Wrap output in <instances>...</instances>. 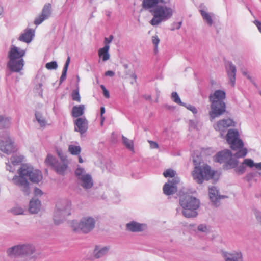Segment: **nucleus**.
<instances>
[{"instance_id": "cd10ccee", "label": "nucleus", "mask_w": 261, "mask_h": 261, "mask_svg": "<svg viewBox=\"0 0 261 261\" xmlns=\"http://www.w3.org/2000/svg\"><path fill=\"white\" fill-rule=\"evenodd\" d=\"M84 111L85 106L84 105L74 106L72 110V116L76 118L79 117L84 113Z\"/></svg>"}, {"instance_id": "ea45409f", "label": "nucleus", "mask_w": 261, "mask_h": 261, "mask_svg": "<svg viewBox=\"0 0 261 261\" xmlns=\"http://www.w3.org/2000/svg\"><path fill=\"white\" fill-rule=\"evenodd\" d=\"M45 67L48 70H56L58 68V64L56 61L48 62L45 64Z\"/></svg>"}, {"instance_id": "4468645a", "label": "nucleus", "mask_w": 261, "mask_h": 261, "mask_svg": "<svg viewBox=\"0 0 261 261\" xmlns=\"http://www.w3.org/2000/svg\"><path fill=\"white\" fill-rule=\"evenodd\" d=\"M235 122L231 119H223L217 121L214 124V128L220 132L221 136L223 137L224 133L226 132L228 127L234 126Z\"/></svg>"}, {"instance_id": "79ce46f5", "label": "nucleus", "mask_w": 261, "mask_h": 261, "mask_svg": "<svg viewBox=\"0 0 261 261\" xmlns=\"http://www.w3.org/2000/svg\"><path fill=\"white\" fill-rule=\"evenodd\" d=\"M72 97L73 100L77 102L81 101V97L77 90H74L73 91L72 93Z\"/></svg>"}, {"instance_id": "20e7f679", "label": "nucleus", "mask_w": 261, "mask_h": 261, "mask_svg": "<svg viewBox=\"0 0 261 261\" xmlns=\"http://www.w3.org/2000/svg\"><path fill=\"white\" fill-rule=\"evenodd\" d=\"M225 97V91L221 90H216L210 95L211 110L209 112V115L211 121H212L215 118L219 117L225 112L226 104L224 102Z\"/></svg>"}, {"instance_id": "2f4dec72", "label": "nucleus", "mask_w": 261, "mask_h": 261, "mask_svg": "<svg viewBox=\"0 0 261 261\" xmlns=\"http://www.w3.org/2000/svg\"><path fill=\"white\" fill-rule=\"evenodd\" d=\"M11 213L15 215H23L25 212V208L16 205L10 210Z\"/></svg>"}, {"instance_id": "e433bc0d", "label": "nucleus", "mask_w": 261, "mask_h": 261, "mask_svg": "<svg viewBox=\"0 0 261 261\" xmlns=\"http://www.w3.org/2000/svg\"><path fill=\"white\" fill-rule=\"evenodd\" d=\"M171 98L173 101L180 106H185V103L181 101L178 94L176 92H173L172 93Z\"/></svg>"}, {"instance_id": "5fc2aeb1", "label": "nucleus", "mask_w": 261, "mask_h": 261, "mask_svg": "<svg viewBox=\"0 0 261 261\" xmlns=\"http://www.w3.org/2000/svg\"><path fill=\"white\" fill-rule=\"evenodd\" d=\"M70 58L69 57H68L66 60V63L64 66L63 68L68 69L69 65L70 64Z\"/></svg>"}, {"instance_id": "f8f14e48", "label": "nucleus", "mask_w": 261, "mask_h": 261, "mask_svg": "<svg viewBox=\"0 0 261 261\" xmlns=\"http://www.w3.org/2000/svg\"><path fill=\"white\" fill-rule=\"evenodd\" d=\"M75 175L77 178V184L83 188L88 189L93 186L91 175L87 173L84 168L78 166L75 171Z\"/></svg>"}, {"instance_id": "b1692460", "label": "nucleus", "mask_w": 261, "mask_h": 261, "mask_svg": "<svg viewBox=\"0 0 261 261\" xmlns=\"http://www.w3.org/2000/svg\"><path fill=\"white\" fill-rule=\"evenodd\" d=\"M209 197L212 202L216 205H218L219 200L220 199V196L219 195L218 191L215 187H209Z\"/></svg>"}, {"instance_id": "a878e982", "label": "nucleus", "mask_w": 261, "mask_h": 261, "mask_svg": "<svg viewBox=\"0 0 261 261\" xmlns=\"http://www.w3.org/2000/svg\"><path fill=\"white\" fill-rule=\"evenodd\" d=\"M110 45H105L102 48H100L98 51V56L101 59L103 62H106L110 58V55L109 53Z\"/></svg>"}, {"instance_id": "9d476101", "label": "nucleus", "mask_w": 261, "mask_h": 261, "mask_svg": "<svg viewBox=\"0 0 261 261\" xmlns=\"http://www.w3.org/2000/svg\"><path fill=\"white\" fill-rule=\"evenodd\" d=\"M96 220L90 216H85L80 220H73L69 221V224L72 230L76 232L88 233L95 227Z\"/></svg>"}, {"instance_id": "49530a36", "label": "nucleus", "mask_w": 261, "mask_h": 261, "mask_svg": "<svg viewBox=\"0 0 261 261\" xmlns=\"http://www.w3.org/2000/svg\"><path fill=\"white\" fill-rule=\"evenodd\" d=\"M152 42L155 45V49H156L158 45L160 42V39L157 36H152Z\"/></svg>"}, {"instance_id": "a211bd4d", "label": "nucleus", "mask_w": 261, "mask_h": 261, "mask_svg": "<svg viewBox=\"0 0 261 261\" xmlns=\"http://www.w3.org/2000/svg\"><path fill=\"white\" fill-rule=\"evenodd\" d=\"M74 130L81 135L85 133L88 128V121L85 117L77 118L74 121Z\"/></svg>"}, {"instance_id": "473e14b6", "label": "nucleus", "mask_w": 261, "mask_h": 261, "mask_svg": "<svg viewBox=\"0 0 261 261\" xmlns=\"http://www.w3.org/2000/svg\"><path fill=\"white\" fill-rule=\"evenodd\" d=\"M197 229L198 231L204 233V234H208L211 232V227L204 224H201L198 226Z\"/></svg>"}, {"instance_id": "4be33fe9", "label": "nucleus", "mask_w": 261, "mask_h": 261, "mask_svg": "<svg viewBox=\"0 0 261 261\" xmlns=\"http://www.w3.org/2000/svg\"><path fill=\"white\" fill-rule=\"evenodd\" d=\"M226 70L229 83L233 87L236 82V67L232 63H229L226 67Z\"/></svg>"}, {"instance_id": "f3484780", "label": "nucleus", "mask_w": 261, "mask_h": 261, "mask_svg": "<svg viewBox=\"0 0 261 261\" xmlns=\"http://www.w3.org/2000/svg\"><path fill=\"white\" fill-rule=\"evenodd\" d=\"M147 228L146 224L135 221H132L126 224V230L131 232H141L146 231Z\"/></svg>"}, {"instance_id": "c03bdc74", "label": "nucleus", "mask_w": 261, "mask_h": 261, "mask_svg": "<svg viewBox=\"0 0 261 261\" xmlns=\"http://www.w3.org/2000/svg\"><path fill=\"white\" fill-rule=\"evenodd\" d=\"M183 106L185 107L188 110L191 111L193 114H196L197 113V110L194 106L190 104L187 105L186 103H185V106Z\"/></svg>"}, {"instance_id": "7ed1b4c3", "label": "nucleus", "mask_w": 261, "mask_h": 261, "mask_svg": "<svg viewBox=\"0 0 261 261\" xmlns=\"http://www.w3.org/2000/svg\"><path fill=\"white\" fill-rule=\"evenodd\" d=\"M26 49H22L14 45H11L8 53L9 61L7 67L13 72L19 73L23 70L24 61L23 59L25 55Z\"/></svg>"}, {"instance_id": "c85d7f7f", "label": "nucleus", "mask_w": 261, "mask_h": 261, "mask_svg": "<svg viewBox=\"0 0 261 261\" xmlns=\"http://www.w3.org/2000/svg\"><path fill=\"white\" fill-rule=\"evenodd\" d=\"M54 168L58 173L63 175L65 173L67 169V162H57Z\"/></svg>"}, {"instance_id": "338daca9", "label": "nucleus", "mask_w": 261, "mask_h": 261, "mask_svg": "<svg viewBox=\"0 0 261 261\" xmlns=\"http://www.w3.org/2000/svg\"><path fill=\"white\" fill-rule=\"evenodd\" d=\"M181 22H179L178 25L177 27V29H179L180 28V27H181Z\"/></svg>"}, {"instance_id": "6ab92c4d", "label": "nucleus", "mask_w": 261, "mask_h": 261, "mask_svg": "<svg viewBox=\"0 0 261 261\" xmlns=\"http://www.w3.org/2000/svg\"><path fill=\"white\" fill-rule=\"evenodd\" d=\"M51 14V5L49 3L46 4L42 10L41 14L37 17L34 23L36 25L41 24L44 20L48 19Z\"/></svg>"}, {"instance_id": "412c9836", "label": "nucleus", "mask_w": 261, "mask_h": 261, "mask_svg": "<svg viewBox=\"0 0 261 261\" xmlns=\"http://www.w3.org/2000/svg\"><path fill=\"white\" fill-rule=\"evenodd\" d=\"M23 156L20 155L14 154L10 158V163H6V169L9 172H13L15 171V166L21 164L23 160Z\"/></svg>"}, {"instance_id": "c9c22d12", "label": "nucleus", "mask_w": 261, "mask_h": 261, "mask_svg": "<svg viewBox=\"0 0 261 261\" xmlns=\"http://www.w3.org/2000/svg\"><path fill=\"white\" fill-rule=\"evenodd\" d=\"M122 141L124 145L131 151H134V142L124 136H122Z\"/></svg>"}, {"instance_id": "13d9d810", "label": "nucleus", "mask_w": 261, "mask_h": 261, "mask_svg": "<svg viewBox=\"0 0 261 261\" xmlns=\"http://www.w3.org/2000/svg\"><path fill=\"white\" fill-rule=\"evenodd\" d=\"M103 95L106 97L109 98L110 97L109 92L107 89L103 91Z\"/></svg>"}, {"instance_id": "5701e85b", "label": "nucleus", "mask_w": 261, "mask_h": 261, "mask_svg": "<svg viewBox=\"0 0 261 261\" xmlns=\"http://www.w3.org/2000/svg\"><path fill=\"white\" fill-rule=\"evenodd\" d=\"M34 36V31L31 29H27L24 33L20 35L18 40L27 43H29L31 42Z\"/></svg>"}, {"instance_id": "8fccbe9b", "label": "nucleus", "mask_w": 261, "mask_h": 261, "mask_svg": "<svg viewBox=\"0 0 261 261\" xmlns=\"http://www.w3.org/2000/svg\"><path fill=\"white\" fill-rule=\"evenodd\" d=\"M58 154L60 158V159H61V160H62V162L67 161H66V156L64 155L63 154V153L61 151H58Z\"/></svg>"}, {"instance_id": "ddd939ff", "label": "nucleus", "mask_w": 261, "mask_h": 261, "mask_svg": "<svg viewBox=\"0 0 261 261\" xmlns=\"http://www.w3.org/2000/svg\"><path fill=\"white\" fill-rule=\"evenodd\" d=\"M15 150L14 143L6 131L5 136H2L0 138V151L5 154H10Z\"/></svg>"}, {"instance_id": "2eb2a0df", "label": "nucleus", "mask_w": 261, "mask_h": 261, "mask_svg": "<svg viewBox=\"0 0 261 261\" xmlns=\"http://www.w3.org/2000/svg\"><path fill=\"white\" fill-rule=\"evenodd\" d=\"M179 177H174L169 180L163 187L164 193L166 195H170L175 193L177 190V185L179 182Z\"/></svg>"}, {"instance_id": "a18cd8bd", "label": "nucleus", "mask_w": 261, "mask_h": 261, "mask_svg": "<svg viewBox=\"0 0 261 261\" xmlns=\"http://www.w3.org/2000/svg\"><path fill=\"white\" fill-rule=\"evenodd\" d=\"M67 70V69L63 68L61 76L60 79V84H61L66 79Z\"/></svg>"}, {"instance_id": "c756f323", "label": "nucleus", "mask_w": 261, "mask_h": 261, "mask_svg": "<svg viewBox=\"0 0 261 261\" xmlns=\"http://www.w3.org/2000/svg\"><path fill=\"white\" fill-rule=\"evenodd\" d=\"M35 118L37 121L40 125V126L44 127L47 124V122L45 117L42 115V114L41 113L39 112H36Z\"/></svg>"}, {"instance_id": "aec40b11", "label": "nucleus", "mask_w": 261, "mask_h": 261, "mask_svg": "<svg viewBox=\"0 0 261 261\" xmlns=\"http://www.w3.org/2000/svg\"><path fill=\"white\" fill-rule=\"evenodd\" d=\"M110 249L109 246H105L102 245H96L94 246L92 254L95 259L100 258L106 256Z\"/></svg>"}, {"instance_id": "bf43d9fd", "label": "nucleus", "mask_w": 261, "mask_h": 261, "mask_svg": "<svg viewBox=\"0 0 261 261\" xmlns=\"http://www.w3.org/2000/svg\"><path fill=\"white\" fill-rule=\"evenodd\" d=\"M243 75H245L248 79L251 80V77L250 76V75L248 74V73L247 71H244L243 72Z\"/></svg>"}, {"instance_id": "9b49d317", "label": "nucleus", "mask_w": 261, "mask_h": 261, "mask_svg": "<svg viewBox=\"0 0 261 261\" xmlns=\"http://www.w3.org/2000/svg\"><path fill=\"white\" fill-rule=\"evenodd\" d=\"M233 155L229 150L226 149L219 152L214 157V160L220 163H225L228 168H233L238 164V161Z\"/></svg>"}, {"instance_id": "393cba45", "label": "nucleus", "mask_w": 261, "mask_h": 261, "mask_svg": "<svg viewBox=\"0 0 261 261\" xmlns=\"http://www.w3.org/2000/svg\"><path fill=\"white\" fill-rule=\"evenodd\" d=\"M40 201L38 199L33 198L30 202L29 210L32 214H36L40 211Z\"/></svg>"}, {"instance_id": "3c124183", "label": "nucleus", "mask_w": 261, "mask_h": 261, "mask_svg": "<svg viewBox=\"0 0 261 261\" xmlns=\"http://www.w3.org/2000/svg\"><path fill=\"white\" fill-rule=\"evenodd\" d=\"M105 113V108L103 107H101L100 108V113H101V124H102L105 118L103 117V114Z\"/></svg>"}, {"instance_id": "7c9ffc66", "label": "nucleus", "mask_w": 261, "mask_h": 261, "mask_svg": "<svg viewBox=\"0 0 261 261\" xmlns=\"http://www.w3.org/2000/svg\"><path fill=\"white\" fill-rule=\"evenodd\" d=\"M11 118L4 115H0V124L4 127H8L11 124Z\"/></svg>"}, {"instance_id": "423d86ee", "label": "nucleus", "mask_w": 261, "mask_h": 261, "mask_svg": "<svg viewBox=\"0 0 261 261\" xmlns=\"http://www.w3.org/2000/svg\"><path fill=\"white\" fill-rule=\"evenodd\" d=\"M193 161L195 167L192 172V176L197 183L201 184L204 180H208L213 177L214 171L208 165L201 163L200 156H193Z\"/></svg>"}, {"instance_id": "4d7b16f0", "label": "nucleus", "mask_w": 261, "mask_h": 261, "mask_svg": "<svg viewBox=\"0 0 261 261\" xmlns=\"http://www.w3.org/2000/svg\"><path fill=\"white\" fill-rule=\"evenodd\" d=\"M254 167H255V168H256L257 169L261 170V162H260L259 163H254Z\"/></svg>"}, {"instance_id": "603ef678", "label": "nucleus", "mask_w": 261, "mask_h": 261, "mask_svg": "<svg viewBox=\"0 0 261 261\" xmlns=\"http://www.w3.org/2000/svg\"><path fill=\"white\" fill-rule=\"evenodd\" d=\"M254 23L257 28L258 31L261 33V22L256 20L254 21Z\"/></svg>"}, {"instance_id": "680f3d73", "label": "nucleus", "mask_w": 261, "mask_h": 261, "mask_svg": "<svg viewBox=\"0 0 261 261\" xmlns=\"http://www.w3.org/2000/svg\"><path fill=\"white\" fill-rule=\"evenodd\" d=\"M79 162L80 163H82L83 162V160L81 156H79Z\"/></svg>"}, {"instance_id": "6e6d98bb", "label": "nucleus", "mask_w": 261, "mask_h": 261, "mask_svg": "<svg viewBox=\"0 0 261 261\" xmlns=\"http://www.w3.org/2000/svg\"><path fill=\"white\" fill-rule=\"evenodd\" d=\"M115 75V73L111 70H109L106 72L105 75L108 76L112 77Z\"/></svg>"}, {"instance_id": "0eeeda50", "label": "nucleus", "mask_w": 261, "mask_h": 261, "mask_svg": "<svg viewBox=\"0 0 261 261\" xmlns=\"http://www.w3.org/2000/svg\"><path fill=\"white\" fill-rule=\"evenodd\" d=\"M36 251L35 246L30 243L18 244L8 248L6 253L7 256L10 258H16L18 257H29L30 258L35 257L33 255Z\"/></svg>"}, {"instance_id": "f704fd0d", "label": "nucleus", "mask_w": 261, "mask_h": 261, "mask_svg": "<svg viewBox=\"0 0 261 261\" xmlns=\"http://www.w3.org/2000/svg\"><path fill=\"white\" fill-rule=\"evenodd\" d=\"M57 161H56V159L55 157H54L51 154H48L45 160V163L46 165L48 166H51L53 167L54 168L55 165L57 163Z\"/></svg>"}, {"instance_id": "0e129e2a", "label": "nucleus", "mask_w": 261, "mask_h": 261, "mask_svg": "<svg viewBox=\"0 0 261 261\" xmlns=\"http://www.w3.org/2000/svg\"><path fill=\"white\" fill-rule=\"evenodd\" d=\"M15 261H28L27 259H17Z\"/></svg>"}, {"instance_id": "dca6fc26", "label": "nucleus", "mask_w": 261, "mask_h": 261, "mask_svg": "<svg viewBox=\"0 0 261 261\" xmlns=\"http://www.w3.org/2000/svg\"><path fill=\"white\" fill-rule=\"evenodd\" d=\"M222 256L224 261H244L243 253L239 250L224 252Z\"/></svg>"}, {"instance_id": "de8ad7c7", "label": "nucleus", "mask_w": 261, "mask_h": 261, "mask_svg": "<svg viewBox=\"0 0 261 261\" xmlns=\"http://www.w3.org/2000/svg\"><path fill=\"white\" fill-rule=\"evenodd\" d=\"M114 38V37L113 35H110L109 37H105L104 43L105 44V45H109V44L112 42Z\"/></svg>"}, {"instance_id": "774afa93", "label": "nucleus", "mask_w": 261, "mask_h": 261, "mask_svg": "<svg viewBox=\"0 0 261 261\" xmlns=\"http://www.w3.org/2000/svg\"><path fill=\"white\" fill-rule=\"evenodd\" d=\"M110 13H109V12H108V14H107V15H108V16H110Z\"/></svg>"}, {"instance_id": "f03ea898", "label": "nucleus", "mask_w": 261, "mask_h": 261, "mask_svg": "<svg viewBox=\"0 0 261 261\" xmlns=\"http://www.w3.org/2000/svg\"><path fill=\"white\" fill-rule=\"evenodd\" d=\"M18 175L13 176L12 181L15 185L19 187L25 195H28L30 193L28 177L34 183H39L43 178L42 174L40 170L34 169L28 164L22 165L18 170Z\"/></svg>"}, {"instance_id": "37998d69", "label": "nucleus", "mask_w": 261, "mask_h": 261, "mask_svg": "<svg viewBox=\"0 0 261 261\" xmlns=\"http://www.w3.org/2000/svg\"><path fill=\"white\" fill-rule=\"evenodd\" d=\"M243 164L246 165L250 168H253L254 166V161L250 159H246L243 162Z\"/></svg>"}, {"instance_id": "1a4fd4ad", "label": "nucleus", "mask_w": 261, "mask_h": 261, "mask_svg": "<svg viewBox=\"0 0 261 261\" xmlns=\"http://www.w3.org/2000/svg\"><path fill=\"white\" fill-rule=\"evenodd\" d=\"M71 202L68 199H62L57 202L54 214V222L56 225L62 224L71 215Z\"/></svg>"}, {"instance_id": "f257e3e1", "label": "nucleus", "mask_w": 261, "mask_h": 261, "mask_svg": "<svg viewBox=\"0 0 261 261\" xmlns=\"http://www.w3.org/2000/svg\"><path fill=\"white\" fill-rule=\"evenodd\" d=\"M166 0H143L142 7L153 16L150 21L151 25L157 26L172 17L174 10L171 7L166 6Z\"/></svg>"}, {"instance_id": "09e8293b", "label": "nucleus", "mask_w": 261, "mask_h": 261, "mask_svg": "<svg viewBox=\"0 0 261 261\" xmlns=\"http://www.w3.org/2000/svg\"><path fill=\"white\" fill-rule=\"evenodd\" d=\"M148 142L150 144L151 148L154 149V148H158L159 147V145L156 142L152 141H148Z\"/></svg>"}, {"instance_id": "6e6552de", "label": "nucleus", "mask_w": 261, "mask_h": 261, "mask_svg": "<svg viewBox=\"0 0 261 261\" xmlns=\"http://www.w3.org/2000/svg\"><path fill=\"white\" fill-rule=\"evenodd\" d=\"M225 137L231 149L233 150H238L234 154V156L237 158H241L246 155L247 149L243 147V142L240 138L239 133L237 129H229Z\"/></svg>"}, {"instance_id": "a19ab883", "label": "nucleus", "mask_w": 261, "mask_h": 261, "mask_svg": "<svg viewBox=\"0 0 261 261\" xmlns=\"http://www.w3.org/2000/svg\"><path fill=\"white\" fill-rule=\"evenodd\" d=\"M253 214L254 215L257 221L261 225V211L256 208L253 209Z\"/></svg>"}, {"instance_id": "72a5a7b5", "label": "nucleus", "mask_w": 261, "mask_h": 261, "mask_svg": "<svg viewBox=\"0 0 261 261\" xmlns=\"http://www.w3.org/2000/svg\"><path fill=\"white\" fill-rule=\"evenodd\" d=\"M68 151L72 155H79L81 151V148L80 146L69 145Z\"/></svg>"}, {"instance_id": "e2e57ef3", "label": "nucleus", "mask_w": 261, "mask_h": 261, "mask_svg": "<svg viewBox=\"0 0 261 261\" xmlns=\"http://www.w3.org/2000/svg\"><path fill=\"white\" fill-rule=\"evenodd\" d=\"M131 77L133 78L135 80L137 79V75L135 74H132Z\"/></svg>"}, {"instance_id": "58836bf2", "label": "nucleus", "mask_w": 261, "mask_h": 261, "mask_svg": "<svg viewBox=\"0 0 261 261\" xmlns=\"http://www.w3.org/2000/svg\"><path fill=\"white\" fill-rule=\"evenodd\" d=\"M176 174V172L172 169H168L163 173V175L165 177H173V178L174 177H177V176H175Z\"/></svg>"}, {"instance_id": "052dcab7", "label": "nucleus", "mask_w": 261, "mask_h": 261, "mask_svg": "<svg viewBox=\"0 0 261 261\" xmlns=\"http://www.w3.org/2000/svg\"><path fill=\"white\" fill-rule=\"evenodd\" d=\"M189 124L191 127H195V125L194 124V123L193 121H192V120H190Z\"/></svg>"}, {"instance_id": "bb28decb", "label": "nucleus", "mask_w": 261, "mask_h": 261, "mask_svg": "<svg viewBox=\"0 0 261 261\" xmlns=\"http://www.w3.org/2000/svg\"><path fill=\"white\" fill-rule=\"evenodd\" d=\"M199 11L204 21L208 25L211 26L213 23V17L214 14L212 13H209L202 9H200Z\"/></svg>"}, {"instance_id": "39448f33", "label": "nucleus", "mask_w": 261, "mask_h": 261, "mask_svg": "<svg viewBox=\"0 0 261 261\" xmlns=\"http://www.w3.org/2000/svg\"><path fill=\"white\" fill-rule=\"evenodd\" d=\"M179 203L182 209L180 207L177 208V213L181 211L184 216L186 218H194L198 215L197 210L200 205L198 199L187 194L180 197Z\"/></svg>"}, {"instance_id": "69168bd1", "label": "nucleus", "mask_w": 261, "mask_h": 261, "mask_svg": "<svg viewBox=\"0 0 261 261\" xmlns=\"http://www.w3.org/2000/svg\"><path fill=\"white\" fill-rule=\"evenodd\" d=\"M100 87H101V88L102 89V90L103 91H104V90H106V89H107L106 88V87L104 86V85H101L100 86Z\"/></svg>"}, {"instance_id": "864d4df0", "label": "nucleus", "mask_w": 261, "mask_h": 261, "mask_svg": "<svg viewBox=\"0 0 261 261\" xmlns=\"http://www.w3.org/2000/svg\"><path fill=\"white\" fill-rule=\"evenodd\" d=\"M34 194L36 196H40L42 194V192L39 188H36L34 189Z\"/></svg>"}, {"instance_id": "4c0bfd02", "label": "nucleus", "mask_w": 261, "mask_h": 261, "mask_svg": "<svg viewBox=\"0 0 261 261\" xmlns=\"http://www.w3.org/2000/svg\"><path fill=\"white\" fill-rule=\"evenodd\" d=\"M236 168H235L234 171L238 175H242L245 171L246 167L243 163L238 167L236 166Z\"/></svg>"}]
</instances>
